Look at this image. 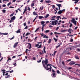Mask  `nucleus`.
Masks as SVG:
<instances>
[{
  "mask_svg": "<svg viewBox=\"0 0 80 80\" xmlns=\"http://www.w3.org/2000/svg\"><path fill=\"white\" fill-rule=\"evenodd\" d=\"M43 9V6L41 7H40V8L39 9V10L40 11H42Z\"/></svg>",
  "mask_w": 80,
  "mask_h": 80,
  "instance_id": "ddd939ff",
  "label": "nucleus"
},
{
  "mask_svg": "<svg viewBox=\"0 0 80 80\" xmlns=\"http://www.w3.org/2000/svg\"><path fill=\"white\" fill-rule=\"evenodd\" d=\"M30 33H29V32H27V33H26V34L25 35V36H27L28 35H30Z\"/></svg>",
  "mask_w": 80,
  "mask_h": 80,
  "instance_id": "393cba45",
  "label": "nucleus"
},
{
  "mask_svg": "<svg viewBox=\"0 0 80 80\" xmlns=\"http://www.w3.org/2000/svg\"><path fill=\"white\" fill-rule=\"evenodd\" d=\"M70 42H72L73 41V40L71 38V40H70Z\"/></svg>",
  "mask_w": 80,
  "mask_h": 80,
  "instance_id": "13d9d810",
  "label": "nucleus"
},
{
  "mask_svg": "<svg viewBox=\"0 0 80 80\" xmlns=\"http://www.w3.org/2000/svg\"><path fill=\"white\" fill-rule=\"evenodd\" d=\"M75 8L76 10H78V7H75Z\"/></svg>",
  "mask_w": 80,
  "mask_h": 80,
  "instance_id": "338daca9",
  "label": "nucleus"
},
{
  "mask_svg": "<svg viewBox=\"0 0 80 80\" xmlns=\"http://www.w3.org/2000/svg\"><path fill=\"white\" fill-rule=\"evenodd\" d=\"M60 18V19H62V18H61V17H60V16H58L57 17V20H59V18Z\"/></svg>",
  "mask_w": 80,
  "mask_h": 80,
  "instance_id": "4468645a",
  "label": "nucleus"
},
{
  "mask_svg": "<svg viewBox=\"0 0 80 80\" xmlns=\"http://www.w3.org/2000/svg\"><path fill=\"white\" fill-rule=\"evenodd\" d=\"M2 73H3V76H4V75H5V73H6V72H5V70H2Z\"/></svg>",
  "mask_w": 80,
  "mask_h": 80,
  "instance_id": "1a4fd4ad",
  "label": "nucleus"
},
{
  "mask_svg": "<svg viewBox=\"0 0 80 80\" xmlns=\"http://www.w3.org/2000/svg\"><path fill=\"white\" fill-rule=\"evenodd\" d=\"M34 5H35V4H34V3H32L31 4V7H33V6H34Z\"/></svg>",
  "mask_w": 80,
  "mask_h": 80,
  "instance_id": "c85d7f7f",
  "label": "nucleus"
},
{
  "mask_svg": "<svg viewBox=\"0 0 80 80\" xmlns=\"http://www.w3.org/2000/svg\"><path fill=\"white\" fill-rule=\"evenodd\" d=\"M52 8H55V5H53L52 6Z\"/></svg>",
  "mask_w": 80,
  "mask_h": 80,
  "instance_id": "774afa93",
  "label": "nucleus"
},
{
  "mask_svg": "<svg viewBox=\"0 0 80 80\" xmlns=\"http://www.w3.org/2000/svg\"><path fill=\"white\" fill-rule=\"evenodd\" d=\"M67 30H62L61 31V32H66Z\"/></svg>",
  "mask_w": 80,
  "mask_h": 80,
  "instance_id": "412c9836",
  "label": "nucleus"
},
{
  "mask_svg": "<svg viewBox=\"0 0 80 80\" xmlns=\"http://www.w3.org/2000/svg\"><path fill=\"white\" fill-rule=\"evenodd\" d=\"M12 72H13V70L10 71V73H12Z\"/></svg>",
  "mask_w": 80,
  "mask_h": 80,
  "instance_id": "69168bd1",
  "label": "nucleus"
},
{
  "mask_svg": "<svg viewBox=\"0 0 80 80\" xmlns=\"http://www.w3.org/2000/svg\"><path fill=\"white\" fill-rule=\"evenodd\" d=\"M53 39L55 41V42H56V41H57V39L56 38H54Z\"/></svg>",
  "mask_w": 80,
  "mask_h": 80,
  "instance_id": "79ce46f5",
  "label": "nucleus"
},
{
  "mask_svg": "<svg viewBox=\"0 0 80 80\" xmlns=\"http://www.w3.org/2000/svg\"><path fill=\"white\" fill-rule=\"evenodd\" d=\"M56 17V16H55L52 17L51 19V20H55V18Z\"/></svg>",
  "mask_w": 80,
  "mask_h": 80,
  "instance_id": "423d86ee",
  "label": "nucleus"
},
{
  "mask_svg": "<svg viewBox=\"0 0 80 80\" xmlns=\"http://www.w3.org/2000/svg\"><path fill=\"white\" fill-rule=\"evenodd\" d=\"M59 28V27H57V28L56 29V30H58Z\"/></svg>",
  "mask_w": 80,
  "mask_h": 80,
  "instance_id": "6e6d98bb",
  "label": "nucleus"
},
{
  "mask_svg": "<svg viewBox=\"0 0 80 80\" xmlns=\"http://www.w3.org/2000/svg\"><path fill=\"white\" fill-rule=\"evenodd\" d=\"M8 61H7L8 62V61L9 60H12L11 59V58H9V57H8Z\"/></svg>",
  "mask_w": 80,
  "mask_h": 80,
  "instance_id": "473e14b6",
  "label": "nucleus"
},
{
  "mask_svg": "<svg viewBox=\"0 0 80 80\" xmlns=\"http://www.w3.org/2000/svg\"><path fill=\"white\" fill-rule=\"evenodd\" d=\"M28 10H29V11H30V8L29 7H28L27 8Z\"/></svg>",
  "mask_w": 80,
  "mask_h": 80,
  "instance_id": "a19ab883",
  "label": "nucleus"
},
{
  "mask_svg": "<svg viewBox=\"0 0 80 80\" xmlns=\"http://www.w3.org/2000/svg\"><path fill=\"white\" fill-rule=\"evenodd\" d=\"M56 52L57 51H55L54 52V55H55V53H56Z\"/></svg>",
  "mask_w": 80,
  "mask_h": 80,
  "instance_id": "4d7b16f0",
  "label": "nucleus"
},
{
  "mask_svg": "<svg viewBox=\"0 0 80 80\" xmlns=\"http://www.w3.org/2000/svg\"><path fill=\"white\" fill-rule=\"evenodd\" d=\"M38 37H36L34 39V40H37V38H38Z\"/></svg>",
  "mask_w": 80,
  "mask_h": 80,
  "instance_id": "e2e57ef3",
  "label": "nucleus"
},
{
  "mask_svg": "<svg viewBox=\"0 0 80 80\" xmlns=\"http://www.w3.org/2000/svg\"><path fill=\"white\" fill-rule=\"evenodd\" d=\"M72 31V30L71 29H69V30L68 31V32H69V33H71L72 32H71V31Z\"/></svg>",
  "mask_w": 80,
  "mask_h": 80,
  "instance_id": "dca6fc26",
  "label": "nucleus"
},
{
  "mask_svg": "<svg viewBox=\"0 0 80 80\" xmlns=\"http://www.w3.org/2000/svg\"><path fill=\"white\" fill-rule=\"evenodd\" d=\"M42 63L43 65V67H44L46 69V70H50V71H51V69L52 68L50 66L52 65L49 64H47L48 63V60L47 59H46L45 61L43 60ZM45 64L47 65L46 67H45Z\"/></svg>",
  "mask_w": 80,
  "mask_h": 80,
  "instance_id": "f257e3e1",
  "label": "nucleus"
},
{
  "mask_svg": "<svg viewBox=\"0 0 80 80\" xmlns=\"http://www.w3.org/2000/svg\"><path fill=\"white\" fill-rule=\"evenodd\" d=\"M27 8H25L24 9V12H26L27 11Z\"/></svg>",
  "mask_w": 80,
  "mask_h": 80,
  "instance_id": "de8ad7c7",
  "label": "nucleus"
},
{
  "mask_svg": "<svg viewBox=\"0 0 80 80\" xmlns=\"http://www.w3.org/2000/svg\"><path fill=\"white\" fill-rule=\"evenodd\" d=\"M39 54L41 55H42V53L41 52H39Z\"/></svg>",
  "mask_w": 80,
  "mask_h": 80,
  "instance_id": "5fc2aeb1",
  "label": "nucleus"
},
{
  "mask_svg": "<svg viewBox=\"0 0 80 80\" xmlns=\"http://www.w3.org/2000/svg\"><path fill=\"white\" fill-rule=\"evenodd\" d=\"M36 19H37V17H36L35 19H34V20H33V22H35V20H36Z\"/></svg>",
  "mask_w": 80,
  "mask_h": 80,
  "instance_id": "a18cd8bd",
  "label": "nucleus"
},
{
  "mask_svg": "<svg viewBox=\"0 0 80 80\" xmlns=\"http://www.w3.org/2000/svg\"><path fill=\"white\" fill-rule=\"evenodd\" d=\"M72 67H69L68 68V70H71V69H72Z\"/></svg>",
  "mask_w": 80,
  "mask_h": 80,
  "instance_id": "ea45409f",
  "label": "nucleus"
},
{
  "mask_svg": "<svg viewBox=\"0 0 80 80\" xmlns=\"http://www.w3.org/2000/svg\"><path fill=\"white\" fill-rule=\"evenodd\" d=\"M62 65H65V63H64V62L62 61Z\"/></svg>",
  "mask_w": 80,
  "mask_h": 80,
  "instance_id": "8fccbe9b",
  "label": "nucleus"
},
{
  "mask_svg": "<svg viewBox=\"0 0 80 80\" xmlns=\"http://www.w3.org/2000/svg\"><path fill=\"white\" fill-rule=\"evenodd\" d=\"M39 19H42V18H44V17L42 16H39Z\"/></svg>",
  "mask_w": 80,
  "mask_h": 80,
  "instance_id": "f3484780",
  "label": "nucleus"
},
{
  "mask_svg": "<svg viewBox=\"0 0 80 80\" xmlns=\"http://www.w3.org/2000/svg\"><path fill=\"white\" fill-rule=\"evenodd\" d=\"M12 3H11V2H9V3H8L7 4V6H9V5H10V4Z\"/></svg>",
  "mask_w": 80,
  "mask_h": 80,
  "instance_id": "2f4dec72",
  "label": "nucleus"
},
{
  "mask_svg": "<svg viewBox=\"0 0 80 80\" xmlns=\"http://www.w3.org/2000/svg\"><path fill=\"white\" fill-rule=\"evenodd\" d=\"M45 47H44V49H43V51H44V53H46V51H45Z\"/></svg>",
  "mask_w": 80,
  "mask_h": 80,
  "instance_id": "5701e85b",
  "label": "nucleus"
},
{
  "mask_svg": "<svg viewBox=\"0 0 80 80\" xmlns=\"http://www.w3.org/2000/svg\"><path fill=\"white\" fill-rule=\"evenodd\" d=\"M49 16V14H47L46 16L44 17V18H48V17Z\"/></svg>",
  "mask_w": 80,
  "mask_h": 80,
  "instance_id": "aec40b11",
  "label": "nucleus"
},
{
  "mask_svg": "<svg viewBox=\"0 0 80 80\" xmlns=\"http://www.w3.org/2000/svg\"><path fill=\"white\" fill-rule=\"evenodd\" d=\"M39 45L38 44H36V47H38Z\"/></svg>",
  "mask_w": 80,
  "mask_h": 80,
  "instance_id": "680f3d73",
  "label": "nucleus"
},
{
  "mask_svg": "<svg viewBox=\"0 0 80 80\" xmlns=\"http://www.w3.org/2000/svg\"><path fill=\"white\" fill-rule=\"evenodd\" d=\"M37 62L38 63H40L41 62V59H40L39 61H37Z\"/></svg>",
  "mask_w": 80,
  "mask_h": 80,
  "instance_id": "e433bc0d",
  "label": "nucleus"
},
{
  "mask_svg": "<svg viewBox=\"0 0 80 80\" xmlns=\"http://www.w3.org/2000/svg\"><path fill=\"white\" fill-rule=\"evenodd\" d=\"M71 22L73 23L75 25H77V21H75V19L73 18L71 20Z\"/></svg>",
  "mask_w": 80,
  "mask_h": 80,
  "instance_id": "7ed1b4c3",
  "label": "nucleus"
},
{
  "mask_svg": "<svg viewBox=\"0 0 80 80\" xmlns=\"http://www.w3.org/2000/svg\"><path fill=\"white\" fill-rule=\"evenodd\" d=\"M65 10L64 9L62 10V11L60 10L58 12V13L59 14H61L63 12H64L65 11Z\"/></svg>",
  "mask_w": 80,
  "mask_h": 80,
  "instance_id": "20e7f679",
  "label": "nucleus"
},
{
  "mask_svg": "<svg viewBox=\"0 0 80 80\" xmlns=\"http://www.w3.org/2000/svg\"><path fill=\"white\" fill-rule=\"evenodd\" d=\"M50 32V30H47L45 31V33H48Z\"/></svg>",
  "mask_w": 80,
  "mask_h": 80,
  "instance_id": "bb28decb",
  "label": "nucleus"
},
{
  "mask_svg": "<svg viewBox=\"0 0 80 80\" xmlns=\"http://www.w3.org/2000/svg\"><path fill=\"white\" fill-rule=\"evenodd\" d=\"M33 14L34 15H37V12H33Z\"/></svg>",
  "mask_w": 80,
  "mask_h": 80,
  "instance_id": "4be33fe9",
  "label": "nucleus"
},
{
  "mask_svg": "<svg viewBox=\"0 0 80 80\" xmlns=\"http://www.w3.org/2000/svg\"><path fill=\"white\" fill-rule=\"evenodd\" d=\"M10 77V75H8V76L6 77V78H8V77Z\"/></svg>",
  "mask_w": 80,
  "mask_h": 80,
  "instance_id": "603ef678",
  "label": "nucleus"
},
{
  "mask_svg": "<svg viewBox=\"0 0 80 80\" xmlns=\"http://www.w3.org/2000/svg\"><path fill=\"white\" fill-rule=\"evenodd\" d=\"M56 5H57V6H58V7L59 10H60V7H62V5H61V4H57Z\"/></svg>",
  "mask_w": 80,
  "mask_h": 80,
  "instance_id": "39448f33",
  "label": "nucleus"
},
{
  "mask_svg": "<svg viewBox=\"0 0 80 80\" xmlns=\"http://www.w3.org/2000/svg\"><path fill=\"white\" fill-rule=\"evenodd\" d=\"M72 24L70 23V25H69V27H70V28H71V27H72Z\"/></svg>",
  "mask_w": 80,
  "mask_h": 80,
  "instance_id": "c9c22d12",
  "label": "nucleus"
},
{
  "mask_svg": "<svg viewBox=\"0 0 80 80\" xmlns=\"http://www.w3.org/2000/svg\"><path fill=\"white\" fill-rule=\"evenodd\" d=\"M60 47V45L57 46L56 47V48H58V47Z\"/></svg>",
  "mask_w": 80,
  "mask_h": 80,
  "instance_id": "0e129e2a",
  "label": "nucleus"
},
{
  "mask_svg": "<svg viewBox=\"0 0 80 80\" xmlns=\"http://www.w3.org/2000/svg\"><path fill=\"white\" fill-rule=\"evenodd\" d=\"M16 18L15 16L12 17L11 18V20H14Z\"/></svg>",
  "mask_w": 80,
  "mask_h": 80,
  "instance_id": "9b49d317",
  "label": "nucleus"
},
{
  "mask_svg": "<svg viewBox=\"0 0 80 80\" xmlns=\"http://www.w3.org/2000/svg\"><path fill=\"white\" fill-rule=\"evenodd\" d=\"M2 12H3V13H5V12H6V10L5 9L2 10Z\"/></svg>",
  "mask_w": 80,
  "mask_h": 80,
  "instance_id": "72a5a7b5",
  "label": "nucleus"
},
{
  "mask_svg": "<svg viewBox=\"0 0 80 80\" xmlns=\"http://www.w3.org/2000/svg\"><path fill=\"white\" fill-rule=\"evenodd\" d=\"M18 45V42H16L15 44L13 46V48H15L17 45Z\"/></svg>",
  "mask_w": 80,
  "mask_h": 80,
  "instance_id": "f8f14e48",
  "label": "nucleus"
},
{
  "mask_svg": "<svg viewBox=\"0 0 80 80\" xmlns=\"http://www.w3.org/2000/svg\"><path fill=\"white\" fill-rule=\"evenodd\" d=\"M9 8H14V7L11 6V7H9Z\"/></svg>",
  "mask_w": 80,
  "mask_h": 80,
  "instance_id": "49530a36",
  "label": "nucleus"
},
{
  "mask_svg": "<svg viewBox=\"0 0 80 80\" xmlns=\"http://www.w3.org/2000/svg\"><path fill=\"white\" fill-rule=\"evenodd\" d=\"M52 75L53 77H54V76H55V72H54L53 73V74H52Z\"/></svg>",
  "mask_w": 80,
  "mask_h": 80,
  "instance_id": "864d4df0",
  "label": "nucleus"
},
{
  "mask_svg": "<svg viewBox=\"0 0 80 80\" xmlns=\"http://www.w3.org/2000/svg\"><path fill=\"white\" fill-rule=\"evenodd\" d=\"M75 58H76V59H78V60H79V58H78V57L76 56H75Z\"/></svg>",
  "mask_w": 80,
  "mask_h": 80,
  "instance_id": "a878e982",
  "label": "nucleus"
},
{
  "mask_svg": "<svg viewBox=\"0 0 80 80\" xmlns=\"http://www.w3.org/2000/svg\"><path fill=\"white\" fill-rule=\"evenodd\" d=\"M41 35L42 36V37H43V36H44V35H45L44 34H43V33H42L41 34Z\"/></svg>",
  "mask_w": 80,
  "mask_h": 80,
  "instance_id": "c03bdc74",
  "label": "nucleus"
},
{
  "mask_svg": "<svg viewBox=\"0 0 80 80\" xmlns=\"http://www.w3.org/2000/svg\"><path fill=\"white\" fill-rule=\"evenodd\" d=\"M28 44L29 49H30L32 48V45L30 43H28Z\"/></svg>",
  "mask_w": 80,
  "mask_h": 80,
  "instance_id": "0eeeda50",
  "label": "nucleus"
},
{
  "mask_svg": "<svg viewBox=\"0 0 80 80\" xmlns=\"http://www.w3.org/2000/svg\"><path fill=\"white\" fill-rule=\"evenodd\" d=\"M27 51H28V49H27L26 50V53H28V52Z\"/></svg>",
  "mask_w": 80,
  "mask_h": 80,
  "instance_id": "58836bf2",
  "label": "nucleus"
},
{
  "mask_svg": "<svg viewBox=\"0 0 80 80\" xmlns=\"http://www.w3.org/2000/svg\"><path fill=\"white\" fill-rule=\"evenodd\" d=\"M43 38H48V37L46 36V35H44V36H43Z\"/></svg>",
  "mask_w": 80,
  "mask_h": 80,
  "instance_id": "a211bd4d",
  "label": "nucleus"
},
{
  "mask_svg": "<svg viewBox=\"0 0 80 80\" xmlns=\"http://www.w3.org/2000/svg\"><path fill=\"white\" fill-rule=\"evenodd\" d=\"M52 41V39H50L49 40V42H48V43H50V42H51Z\"/></svg>",
  "mask_w": 80,
  "mask_h": 80,
  "instance_id": "7c9ffc66",
  "label": "nucleus"
},
{
  "mask_svg": "<svg viewBox=\"0 0 80 80\" xmlns=\"http://www.w3.org/2000/svg\"><path fill=\"white\" fill-rule=\"evenodd\" d=\"M57 73H60V72L58 70H57Z\"/></svg>",
  "mask_w": 80,
  "mask_h": 80,
  "instance_id": "37998d69",
  "label": "nucleus"
},
{
  "mask_svg": "<svg viewBox=\"0 0 80 80\" xmlns=\"http://www.w3.org/2000/svg\"><path fill=\"white\" fill-rule=\"evenodd\" d=\"M2 7H6V5L5 4H3V5H2Z\"/></svg>",
  "mask_w": 80,
  "mask_h": 80,
  "instance_id": "3c124183",
  "label": "nucleus"
},
{
  "mask_svg": "<svg viewBox=\"0 0 80 80\" xmlns=\"http://www.w3.org/2000/svg\"><path fill=\"white\" fill-rule=\"evenodd\" d=\"M44 26H45V24H43L42 26V31H43V28H44Z\"/></svg>",
  "mask_w": 80,
  "mask_h": 80,
  "instance_id": "b1692460",
  "label": "nucleus"
},
{
  "mask_svg": "<svg viewBox=\"0 0 80 80\" xmlns=\"http://www.w3.org/2000/svg\"><path fill=\"white\" fill-rule=\"evenodd\" d=\"M72 1H74L75 2H74V3H78L79 0H72Z\"/></svg>",
  "mask_w": 80,
  "mask_h": 80,
  "instance_id": "9d476101",
  "label": "nucleus"
},
{
  "mask_svg": "<svg viewBox=\"0 0 80 80\" xmlns=\"http://www.w3.org/2000/svg\"><path fill=\"white\" fill-rule=\"evenodd\" d=\"M75 63V62H74L73 61H71L70 62V63H69V65H74Z\"/></svg>",
  "mask_w": 80,
  "mask_h": 80,
  "instance_id": "6e6552de",
  "label": "nucleus"
},
{
  "mask_svg": "<svg viewBox=\"0 0 80 80\" xmlns=\"http://www.w3.org/2000/svg\"><path fill=\"white\" fill-rule=\"evenodd\" d=\"M28 28V26H26L24 28V29H27Z\"/></svg>",
  "mask_w": 80,
  "mask_h": 80,
  "instance_id": "4c0bfd02",
  "label": "nucleus"
},
{
  "mask_svg": "<svg viewBox=\"0 0 80 80\" xmlns=\"http://www.w3.org/2000/svg\"><path fill=\"white\" fill-rule=\"evenodd\" d=\"M38 29H39V28H38L37 29H36L35 31V32H36L37 31H38Z\"/></svg>",
  "mask_w": 80,
  "mask_h": 80,
  "instance_id": "f704fd0d",
  "label": "nucleus"
},
{
  "mask_svg": "<svg viewBox=\"0 0 80 80\" xmlns=\"http://www.w3.org/2000/svg\"><path fill=\"white\" fill-rule=\"evenodd\" d=\"M20 30H21L19 29L18 30L16 31V33H20Z\"/></svg>",
  "mask_w": 80,
  "mask_h": 80,
  "instance_id": "2eb2a0df",
  "label": "nucleus"
},
{
  "mask_svg": "<svg viewBox=\"0 0 80 80\" xmlns=\"http://www.w3.org/2000/svg\"><path fill=\"white\" fill-rule=\"evenodd\" d=\"M26 23H23V25H24V26H26Z\"/></svg>",
  "mask_w": 80,
  "mask_h": 80,
  "instance_id": "052dcab7",
  "label": "nucleus"
},
{
  "mask_svg": "<svg viewBox=\"0 0 80 80\" xmlns=\"http://www.w3.org/2000/svg\"><path fill=\"white\" fill-rule=\"evenodd\" d=\"M8 33H3V35H8Z\"/></svg>",
  "mask_w": 80,
  "mask_h": 80,
  "instance_id": "bf43d9fd",
  "label": "nucleus"
},
{
  "mask_svg": "<svg viewBox=\"0 0 80 80\" xmlns=\"http://www.w3.org/2000/svg\"><path fill=\"white\" fill-rule=\"evenodd\" d=\"M45 2L46 3H50V2H51V1L50 0L46 1Z\"/></svg>",
  "mask_w": 80,
  "mask_h": 80,
  "instance_id": "6ab92c4d",
  "label": "nucleus"
},
{
  "mask_svg": "<svg viewBox=\"0 0 80 80\" xmlns=\"http://www.w3.org/2000/svg\"><path fill=\"white\" fill-rule=\"evenodd\" d=\"M51 22V23H50V25H57L58 21H57V20H56L55 21H52Z\"/></svg>",
  "mask_w": 80,
  "mask_h": 80,
  "instance_id": "f03ea898",
  "label": "nucleus"
},
{
  "mask_svg": "<svg viewBox=\"0 0 80 80\" xmlns=\"http://www.w3.org/2000/svg\"><path fill=\"white\" fill-rule=\"evenodd\" d=\"M42 44H40L38 48H42Z\"/></svg>",
  "mask_w": 80,
  "mask_h": 80,
  "instance_id": "cd10ccee",
  "label": "nucleus"
},
{
  "mask_svg": "<svg viewBox=\"0 0 80 80\" xmlns=\"http://www.w3.org/2000/svg\"><path fill=\"white\" fill-rule=\"evenodd\" d=\"M10 23H12V22H13V20H11L9 21Z\"/></svg>",
  "mask_w": 80,
  "mask_h": 80,
  "instance_id": "09e8293b",
  "label": "nucleus"
},
{
  "mask_svg": "<svg viewBox=\"0 0 80 80\" xmlns=\"http://www.w3.org/2000/svg\"><path fill=\"white\" fill-rule=\"evenodd\" d=\"M41 23L42 25H43V24H44V23H45V22L42 21L41 22Z\"/></svg>",
  "mask_w": 80,
  "mask_h": 80,
  "instance_id": "c756f323",
  "label": "nucleus"
}]
</instances>
